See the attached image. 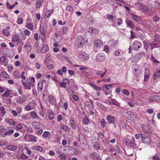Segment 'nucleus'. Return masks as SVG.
<instances>
[{
    "mask_svg": "<svg viewBox=\"0 0 160 160\" xmlns=\"http://www.w3.org/2000/svg\"><path fill=\"white\" fill-rule=\"evenodd\" d=\"M122 20L121 18H118L117 20V24L119 25H121L122 23Z\"/></svg>",
    "mask_w": 160,
    "mask_h": 160,
    "instance_id": "13d9d810",
    "label": "nucleus"
},
{
    "mask_svg": "<svg viewBox=\"0 0 160 160\" xmlns=\"http://www.w3.org/2000/svg\"><path fill=\"white\" fill-rule=\"evenodd\" d=\"M53 10H48L44 14V17L45 18L50 17L51 14L53 13Z\"/></svg>",
    "mask_w": 160,
    "mask_h": 160,
    "instance_id": "aec40b11",
    "label": "nucleus"
},
{
    "mask_svg": "<svg viewBox=\"0 0 160 160\" xmlns=\"http://www.w3.org/2000/svg\"><path fill=\"white\" fill-rule=\"evenodd\" d=\"M38 43V42H37L35 44V50L37 52L39 53L41 52V46Z\"/></svg>",
    "mask_w": 160,
    "mask_h": 160,
    "instance_id": "dca6fc26",
    "label": "nucleus"
},
{
    "mask_svg": "<svg viewBox=\"0 0 160 160\" xmlns=\"http://www.w3.org/2000/svg\"><path fill=\"white\" fill-rule=\"evenodd\" d=\"M23 19L22 18H18L17 21V22L18 24H21L22 23Z\"/></svg>",
    "mask_w": 160,
    "mask_h": 160,
    "instance_id": "338daca9",
    "label": "nucleus"
},
{
    "mask_svg": "<svg viewBox=\"0 0 160 160\" xmlns=\"http://www.w3.org/2000/svg\"><path fill=\"white\" fill-rule=\"evenodd\" d=\"M27 27L29 29L32 30L33 28V26L32 24L29 23L27 25Z\"/></svg>",
    "mask_w": 160,
    "mask_h": 160,
    "instance_id": "bf43d9fd",
    "label": "nucleus"
},
{
    "mask_svg": "<svg viewBox=\"0 0 160 160\" xmlns=\"http://www.w3.org/2000/svg\"><path fill=\"white\" fill-rule=\"evenodd\" d=\"M37 138L33 135H30L28 137V141L29 142H36L37 141Z\"/></svg>",
    "mask_w": 160,
    "mask_h": 160,
    "instance_id": "6ab92c4d",
    "label": "nucleus"
},
{
    "mask_svg": "<svg viewBox=\"0 0 160 160\" xmlns=\"http://www.w3.org/2000/svg\"><path fill=\"white\" fill-rule=\"evenodd\" d=\"M35 66L38 69H40L41 66V65L38 62H36Z\"/></svg>",
    "mask_w": 160,
    "mask_h": 160,
    "instance_id": "774afa93",
    "label": "nucleus"
},
{
    "mask_svg": "<svg viewBox=\"0 0 160 160\" xmlns=\"http://www.w3.org/2000/svg\"><path fill=\"white\" fill-rule=\"evenodd\" d=\"M145 73L144 75V81H147L148 80L149 77L150 73L149 71L147 69H145Z\"/></svg>",
    "mask_w": 160,
    "mask_h": 160,
    "instance_id": "4468645a",
    "label": "nucleus"
},
{
    "mask_svg": "<svg viewBox=\"0 0 160 160\" xmlns=\"http://www.w3.org/2000/svg\"><path fill=\"white\" fill-rule=\"evenodd\" d=\"M67 83V82H61L59 83V85L61 87H62L64 88H66V84Z\"/></svg>",
    "mask_w": 160,
    "mask_h": 160,
    "instance_id": "3c124183",
    "label": "nucleus"
},
{
    "mask_svg": "<svg viewBox=\"0 0 160 160\" xmlns=\"http://www.w3.org/2000/svg\"><path fill=\"white\" fill-rule=\"evenodd\" d=\"M113 84H107L106 85V88L108 90H109L110 88H112Z\"/></svg>",
    "mask_w": 160,
    "mask_h": 160,
    "instance_id": "e2e57ef3",
    "label": "nucleus"
},
{
    "mask_svg": "<svg viewBox=\"0 0 160 160\" xmlns=\"http://www.w3.org/2000/svg\"><path fill=\"white\" fill-rule=\"evenodd\" d=\"M41 123L38 122H33L32 123V125L35 129H38L40 127Z\"/></svg>",
    "mask_w": 160,
    "mask_h": 160,
    "instance_id": "a211bd4d",
    "label": "nucleus"
},
{
    "mask_svg": "<svg viewBox=\"0 0 160 160\" xmlns=\"http://www.w3.org/2000/svg\"><path fill=\"white\" fill-rule=\"evenodd\" d=\"M108 102L110 104L116 105L119 106L118 104V102L117 101L113 99H111L108 100Z\"/></svg>",
    "mask_w": 160,
    "mask_h": 160,
    "instance_id": "ddd939ff",
    "label": "nucleus"
},
{
    "mask_svg": "<svg viewBox=\"0 0 160 160\" xmlns=\"http://www.w3.org/2000/svg\"><path fill=\"white\" fill-rule=\"evenodd\" d=\"M133 73L136 76L139 75L141 73L140 72V70L139 69H135Z\"/></svg>",
    "mask_w": 160,
    "mask_h": 160,
    "instance_id": "4c0bfd02",
    "label": "nucleus"
},
{
    "mask_svg": "<svg viewBox=\"0 0 160 160\" xmlns=\"http://www.w3.org/2000/svg\"><path fill=\"white\" fill-rule=\"evenodd\" d=\"M61 128L64 131H67L68 129V128L67 125L62 124L61 126Z\"/></svg>",
    "mask_w": 160,
    "mask_h": 160,
    "instance_id": "09e8293b",
    "label": "nucleus"
},
{
    "mask_svg": "<svg viewBox=\"0 0 160 160\" xmlns=\"http://www.w3.org/2000/svg\"><path fill=\"white\" fill-rule=\"evenodd\" d=\"M49 47L47 45H44L42 48L41 52L42 54L46 53L49 50Z\"/></svg>",
    "mask_w": 160,
    "mask_h": 160,
    "instance_id": "f3484780",
    "label": "nucleus"
},
{
    "mask_svg": "<svg viewBox=\"0 0 160 160\" xmlns=\"http://www.w3.org/2000/svg\"><path fill=\"white\" fill-rule=\"evenodd\" d=\"M141 138L142 143L147 145L150 144L151 143V139L148 136L145 135L140 134Z\"/></svg>",
    "mask_w": 160,
    "mask_h": 160,
    "instance_id": "f03ea898",
    "label": "nucleus"
},
{
    "mask_svg": "<svg viewBox=\"0 0 160 160\" xmlns=\"http://www.w3.org/2000/svg\"><path fill=\"white\" fill-rule=\"evenodd\" d=\"M68 28L67 27H64L62 28V32L64 34L66 33L68 31Z\"/></svg>",
    "mask_w": 160,
    "mask_h": 160,
    "instance_id": "680f3d73",
    "label": "nucleus"
},
{
    "mask_svg": "<svg viewBox=\"0 0 160 160\" xmlns=\"http://www.w3.org/2000/svg\"><path fill=\"white\" fill-rule=\"evenodd\" d=\"M19 39V37L18 35H15L12 38V41L14 42H17Z\"/></svg>",
    "mask_w": 160,
    "mask_h": 160,
    "instance_id": "37998d69",
    "label": "nucleus"
},
{
    "mask_svg": "<svg viewBox=\"0 0 160 160\" xmlns=\"http://www.w3.org/2000/svg\"><path fill=\"white\" fill-rule=\"evenodd\" d=\"M0 110L1 113L2 114V116L3 117L6 113L5 109L3 106H2L0 107Z\"/></svg>",
    "mask_w": 160,
    "mask_h": 160,
    "instance_id": "e433bc0d",
    "label": "nucleus"
},
{
    "mask_svg": "<svg viewBox=\"0 0 160 160\" xmlns=\"http://www.w3.org/2000/svg\"><path fill=\"white\" fill-rule=\"evenodd\" d=\"M100 123L103 128L105 127L106 125V122L103 119H101L100 122Z\"/></svg>",
    "mask_w": 160,
    "mask_h": 160,
    "instance_id": "864d4df0",
    "label": "nucleus"
},
{
    "mask_svg": "<svg viewBox=\"0 0 160 160\" xmlns=\"http://www.w3.org/2000/svg\"><path fill=\"white\" fill-rule=\"evenodd\" d=\"M42 3V0H38L35 5V8H38L40 7Z\"/></svg>",
    "mask_w": 160,
    "mask_h": 160,
    "instance_id": "a878e982",
    "label": "nucleus"
},
{
    "mask_svg": "<svg viewBox=\"0 0 160 160\" xmlns=\"http://www.w3.org/2000/svg\"><path fill=\"white\" fill-rule=\"evenodd\" d=\"M40 32L42 34L45 35V30L44 29L43 27H40Z\"/></svg>",
    "mask_w": 160,
    "mask_h": 160,
    "instance_id": "49530a36",
    "label": "nucleus"
},
{
    "mask_svg": "<svg viewBox=\"0 0 160 160\" xmlns=\"http://www.w3.org/2000/svg\"><path fill=\"white\" fill-rule=\"evenodd\" d=\"M49 135V132L48 131H45L42 134V136L44 138L48 137Z\"/></svg>",
    "mask_w": 160,
    "mask_h": 160,
    "instance_id": "603ef678",
    "label": "nucleus"
},
{
    "mask_svg": "<svg viewBox=\"0 0 160 160\" xmlns=\"http://www.w3.org/2000/svg\"><path fill=\"white\" fill-rule=\"evenodd\" d=\"M78 56L80 58H83L84 60H87L89 58V55L83 52L79 53Z\"/></svg>",
    "mask_w": 160,
    "mask_h": 160,
    "instance_id": "6e6552de",
    "label": "nucleus"
},
{
    "mask_svg": "<svg viewBox=\"0 0 160 160\" xmlns=\"http://www.w3.org/2000/svg\"><path fill=\"white\" fill-rule=\"evenodd\" d=\"M155 101L160 102V96L154 95Z\"/></svg>",
    "mask_w": 160,
    "mask_h": 160,
    "instance_id": "5fc2aeb1",
    "label": "nucleus"
},
{
    "mask_svg": "<svg viewBox=\"0 0 160 160\" xmlns=\"http://www.w3.org/2000/svg\"><path fill=\"white\" fill-rule=\"evenodd\" d=\"M96 103L98 106L102 109L105 110L106 109V107L105 106L98 102H96Z\"/></svg>",
    "mask_w": 160,
    "mask_h": 160,
    "instance_id": "a18cd8bd",
    "label": "nucleus"
},
{
    "mask_svg": "<svg viewBox=\"0 0 160 160\" xmlns=\"http://www.w3.org/2000/svg\"><path fill=\"white\" fill-rule=\"evenodd\" d=\"M7 149L9 150L15 151L16 150V148L15 146L12 145L8 146Z\"/></svg>",
    "mask_w": 160,
    "mask_h": 160,
    "instance_id": "c756f323",
    "label": "nucleus"
},
{
    "mask_svg": "<svg viewBox=\"0 0 160 160\" xmlns=\"http://www.w3.org/2000/svg\"><path fill=\"white\" fill-rule=\"evenodd\" d=\"M8 123L11 125H13L15 124V122L13 120V119H9L8 122Z\"/></svg>",
    "mask_w": 160,
    "mask_h": 160,
    "instance_id": "79ce46f5",
    "label": "nucleus"
},
{
    "mask_svg": "<svg viewBox=\"0 0 160 160\" xmlns=\"http://www.w3.org/2000/svg\"><path fill=\"white\" fill-rule=\"evenodd\" d=\"M94 45L96 47H100L103 46L102 43L101 41L99 39H97L94 41Z\"/></svg>",
    "mask_w": 160,
    "mask_h": 160,
    "instance_id": "9b49d317",
    "label": "nucleus"
},
{
    "mask_svg": "<svg viewBox=\"0 0 160 160\" xmlns=\"http://www.w3.org/2000/svg\"><path fill=\"white\" fill-rule=\"evenodd\" d=\"M126 23L127 25L130 27L131 28H134L135 26L132 22L130 20H127L126 21Z\"/></svg>",
    "mask_w": 160,
    "mask_h": 160,
    "instance_id": "c85d7f7f",
    "label": "nucleus"
},
{
    "mask_svg": "<svg viewBox=\"0 0 160 160\" xmlns=\"http://www.w3.org/2000/svg\"><path fill=\"white\" fill-rule=\"evenodd\" d=\"M130 140L128 138H124L123 139V142L127 146H129V144L130 143Z\"/></svg>",
    "mask_w": 160,
    "mask_h": 160,
    "instance_id": "ea45409f",
    "label": "nucleus"
},
{
    "mask_svg": "<svg viewBox=\"0 0 160 160\" xmlns=\"http://www.w3.org/2000/svg\"><path fill=\"white\" fill-rule=\"evenodd\" d=\"M143 4L141 3L140 2H137L135 3V6L138 8L140 10H141L142 7H143Z\"/></svg>",
    "mask_w": 160,
    "mask_h": 160,
    "instance_id": "393cba45",
    "label": "nucleus"
},
{
    "mask_svg": "<svg viewBox=\"0 0 160 160\" xmlns=\"http://www.w3.org/2000/svg\"><path fill=\"white\" fill-rule=\"evenodd\" d=\"M7 58L4 56H2L0 58V62L3 63H7Z\"/></svg>",
    "mask_w": 160,
    "mask_h": 160,
    "instance_id": "cd10ccee",
    "label": "nucleus"
},
{
    "mask_svg": "<svg viewBox=\"0 0 160 160\" xmlns=\"http://www.w3.org/2000/svg\"><path fill=\"white\" fill-rule=\"evenodd\" d=\"M21 81L23 86L26 89L30 90L31 88V87H33L34 85V83L32 81V80L30 78L27 79V83H25L22 80Z\"/></svg>",
    "mask_w": 160,
    "mask_h": 160,
    "instance_id": "f257e3e1",
    "label": "nucleus"
},
{
    "mask_svg": "<svg viewBox=\"0 0 160 160\" xmlns=\"http://www.w3.org/2000/svg\"><path fill=\"white\" fill-rule=\"evenodd\" d=\"M132 141H130V143L129 144V146L133 148H135L136 147V145L135 142L134 138L133 137H132Z\"/></svg>",
    "mask_w": 160,
    "mask_h": 160,
    "instance_id": "412c9836",
    "label": "nucleus"
},
{
    "mask_svg": "<svg viewBox=\"0 0 160 160\" xmlns=\"http://www.w3.org/2000/svg\"><path fill=\"white\" fill-rule=\"evenodd\" d=\"M14 132V131L12 129H10L9 130H6V129L5 131V137L6 135L10 136L11 134H12Z\"/></svg>",
    "mask_w": 160,
    "mask_h": 160,
    "instance_id": "b1692460",
    "label": "nucleus"
},
{
    "mask_svg": "<svg viewBox=\"0 0 160 160\" xmlns=\"http://www.w3.org/2000/svg\"><path fill=\"white\" fill-rule=\"evenodd\" d=\"M55 115L53 112H50L49 113L48 118L50 120H52L54 118Z\"/></svg>",
    "mask_w": 160,
    "mask_h": 160,
    "instance_id": "a19ab883",
    "label": "nucleus"
},
{
    "mask_svg": "<svg viewBox=\"0 0 160 160\" xmlns=\"http://www.w3.org/2000/svg\"><path fill=\"white\" fill-rule=\"evenodd\" d=\"M151 50L155 48L158 47L160 46L159 43L156 39H154L153 42L151 43Z\"/></svg>",
    "mask_w": 160,
    "mask_h": 160,
    "instance_id": "9d476101",
    "label": "nucleus"
},
{
    "mask_svg": "<svg viewBox=\"0 0 160 160\" xmlns=\"http://www.w3.org/2000/svg\"><path fill=\"white\" fill-rule=\"evenodd\" d=\"M13 75L14 77L16 78H20V74L18 71H15Z\"/></svg>",
    "mask_w": 160,
    "mask_h": 160,
    "instance_id": "72a5a7b5",
    "label": "nucleus"
},
{
    "mask_svg": "<svg viewBox=\"0 0 160 160\" xmlns=\"http://www.w3.org/2000/svg\"><path fill=\"white\" fill-rule=\"evenodd\" d=\"M52 60H50L48 58H46L44 61V63L47 66H49V65L50 64V62H51V61H52Z\"/></svg>",
    "mask_w": 160,
    "mask_h": 160,
    "instance_id": "f704fd0d",
    "label": "nucleus"
},
{
    "mask_svg": "<svg viewBox=\"0 0 160 160\" xmlns=\"http://www.w3.org/2000/svg\"><path fill=\"white\" fill-rule=\"evenodd\" d=\"M43 84L42 82H39L38 84V92H41L43 88Z\"/></svg>",
    "mask_w": 160,
    "mask_h": 160,
    "instance_id": "2f4dec72",
    "label": "nucleus"
},
{
    "mask_svg": "<svg viewBox=\"0 0 160 160\" xmlns=\"http://www.w3.org/2000/svg\"><path fill=\"white\" fill-rule=\"evenodd\" d=\"M88 68L86 66L81 67L79 68V69L82 71V75L86 77H88L89 76V73L87 71H85V70H88Z\"/></svg>",
    "mask_w": 160,
    "mask_h": 160,
    "instance_id": "423d86ee",
    "label": "nucleus"
},
{
    "mask_svg": "<svg viewBox=\"0 0 160 160\" xmlns=\"http://www.w3.org/2000/svg\"><path fill=\"white\" fill-rule=\"evenodd\" d=\"M35 133L38 135H41L43 132L42 129L37 130L35 131Z\"/></svg>",
    "mask_w": 160,
    "mask_h": 160,
    "instance_id": "4d7b16f0",
    "label": "nucleus"
},
{
    "mask_svg": "<svg viewBox=\"0 0 160 160\" xmlns=\"http://www.w3.org/2000/svg\"><path fill=\"white\" fill-rule=\"evenodd\" d=\"M132 46L133 50L138 51L141 48L142 44L141 42L138 41H135L133 42Z\"/></svg>",
    "mask_w": 160,
    "mask_h": 160,
    "instance_id": "7ed1b4c3",
    "label": "nucleus"
},
{
    "mask_svg": "<svg viewBox=\"0 0 160 160\" xmlns=\"http://www.w3.org/2000/svg\"><path fill=\"white\" fill-rule=\"evenodd\" d=\"M149 10V8L148 7H147L146 5L143 4V7H142V8L140 10L142 11L143 12H147Z\"/></svg>",
    "mask_w": 160,
    "mask_h": 160,
    "instance_id": "7c9ffc66",
    "label": "nucleus"
},
{
    "mask_svg": "<svg viewBox=\"0 0 160 160\" xmlns=\"http://www.w3.org/2000/svg\"><path fill=\"white\" fill-rule=\"evenodd\" d=\"M89 157L93 160H102L99 155L96 152H93L90 153Z\"/></svg>",
    "mask_w": 160,
    "mask_h": 160,
    "instance_id": "20e7f679",
    "label": "nucleus"
},
{
    "mask_svg": "<svg viewBox=\"0 0 160 160\" xmlns=\"http://www.w3.org/2000/svg\"><path fill=\"white\" fill-rule=\"evenodd\" d=\"M35 148L37 151L41 152L43 150L42 148L40 146H37Z\"/></svg>",
    "mask_w": 160,
    "mask_h": 160,
    "instance_id": "052dcab7",
    "label": "nucleus"
},
{
    "mask_svg": "<svg viewBox=\"0 0 160 160\" xmlns=\"http://www.w3.org/2000/svg\"><path fill=\"white\" fill-rule=\"evenodd\" d=\"M10 92H12V91L9 90L8 89H6L5 92L2 95V96L5 97H8L10 94Z\"/></svg>",
    "mask_w": 160,
    "mask_h": 160,
    "instance_id": "5701e85b",
    "label": "nucleus"
},
{
    "mask_svg": "<svg viewBox=\"0 0 160 160\" xmlns=\"http://www.w3.org/2000/svg\"><path fill=\"white\" fill-rule=\"evenodd\" d=\"M152 45L151 43L148 42H145L144 43V46L146 49H148L149 46L151 47Z\"/></svg>",
    "mask_w": 160,
    "mask_h": 160,
    "instance_id": "473e14b6",
    "label": "nucleus"
},
{
    "mask_svg": "<svg viewBox=\"0 0 160 160\" xmlns=\"http://www.w3.org/2000/svg\"><path fill=\"white\" fill-rule=\"evenodd\" d=\"M59 157L62 160H65L66 158V156L64 154L59 155Z\"/></svg>",
    "mask_w": 160,
    "mask_h": 160,
    "instance_id": "6e6d98bb",
    "label": "nucleus"
},
{
    "mask_svg": "<svg viewBox=\"0 0 160 160\" xmlns=\"http://www.w3.org/2000/svg\"><path fill=\"white\" fill-rule=\"evenodd\" d=\"M31 117L33 118H36L37 117V114L36 112H31Z\"/></svg>",
    "mask_w": 160,
    "mask_h": 160,
    "instance_id": "de8ad7c7",
    "label": "nucleus"
},
{
    "mask_svg": "<svg viewBox=\"0 0 160 160\" xmlns=\"http://www.w3.org/2000/svg\"><path fill=\"white\" fill-rule=\"evenodd\" d=\"M82 122L85 124H86L88 123V120L87 117H85L83 119Z\"/></svg>",
    "mask_w": 160,
    "mask_h": 160,
    "instance_id": "69168bd1",
    "label": "nucleus"
},
{
    "mask_svg": "<svg viewBox=\"0 0 160 160\" xmlns=\"http://www.w3.org/2000/svg\"><path fill=\"white\" fill-rule=\"evenodd\" d=\"M3 34L6 36H8L10 34L9 31L7 29H4L2 30Z\"/></svg>",
    "mask_w": 160,
    "mask_h": 160,
    "instance_id": "58836bf2",
    "label": "nucleus"
},
{
    "mask_svg": "<svg viewBox=\"0 0 160 160\" xmlns=\"http://www.w3.org/2000/svg\"><path fill=\"white\" fill-rule=\"evenodd\" d=\"M94 147L97 150H99L100 149V147L99 143L98 142H95L94 145Z\"/></svg>",
    "mask_w": 160,
    "mask_h": 160,
    "instance_id": "c9c22d12",
    "label": "nucleus"
},
{
    "mask_svg": "<svg viewBox=\"0 0 160 160\" xmlns=\"http://www.w3.org/2000/svg\"><path fill=\"white\" fill-rule=\"evenodd\" d=\"M70 123L72 128L74 130L76 128V126L74 118L71 117L70 119Z\"/></svg>",
    "mask_w": 160,
    "mask_h": 160,
    "instance_id": "f8f14e48",
    "label": "nucleus"
},
{
    "mask_svg": "<svg viewBox=\"0 0 160 160\" xmlns=\"http://www.w3.org/2000/svg\"><path fill=\"white\" fill-rule=\"evenodd\" d=\"M105 59V54L103 53H100L96 56V60L99 62H102Z\"/></svg>",
    "mask_w": 160,
    "mask_h": 160,
    "instance_id": "39448f33",
    "label": "nucleus"
},
{
    "mask_svg": "<svg viewBox=\"0 0 160 160\" xmlns=\"http://www.w3.org/2000/svg\"><path fill=\"white\" fill-rule=\"evenodd\" d=\"M6 129L4 128L0 129V136L4 138L5 137V131Z\"/></svg>",
    "mask_w": 160,
    "mask_h": 160,
    "instance_id": "bb28decb",
    "label": "nucleus"
},
{
    "mask_svg": "<svg viewBox=\"0 0 160 160\" xmlns=\"http://www.w3.org/2000/svg\"><path fill=\"white\" fill-rule=\"evenodd\" d=\"M78 38L80 40V41L78 42V47H81L82 45L84 43V40L82 37L81 36H78Z\"/></svg>",
    "mask_w": 160,
    "mask_h": 160,
    "instance_id": "2eb2a0df",
    "label": "nucleus"
},
{
    "mask_svg": "<svg viewBox=\"0 0 160 160\" xmlns=\"http://www.w3.org/2000/svg\"><path fill=\"white\" fill-rule=\"evenodd\" d=\"M122 92L123 94L127 96H128L129 95V92L126 89H123L122 90Z\"/></svg>",
    "mask_w": 160,
    "mask_h": 160,
    "instance_id": "8fccbe9b",
    "label": "nucleus"
},
{
    "mask_svg": "<svg viewBox=\"0 0 160 160\" xmlns=\"http://www.w3.org/2000/svg\"><path fill=\"white\" fill-rule=\"evenodd\" d=\"M160 76V70L156 71L153 75V79L155 80L158 78Z\"/></svg>",
    "mask_w": 160,
    "mask_h": 160,
    "instance_id": "4be33fe9",
    "label": "nucleus"
},
{
    "mask_svg": "<svg viewBox=\"0 0 160 160\" xmlns=\"http://www.w3.org/2000/svg\"><path fill=\"white\" fill-rule=\"evenodd\" d=\"M27 99V97L26 95H23V98L22 99L21 97H19L17 100L16 102L18 103L22 104Z\"/></svg>",
    "mask_w": 160,
    "mask_h": 160,
    "instance_id": "1a4fd4ad",
    "label": "nucleus"
},
{
    "mask_svg": "<svg viewBox=\"0 0 160 160\" xmlns=\"http://www.w3.org/2000/svg\"><path fill=\"white\" fill-rule=\"evenodd\" d=\"M106 119L109 123H114L116 121V118L115 117L110 115H108L106 117Z\"/></svg>",
    "mask_w": 160,
    "mask_h": 160,
    "instance_id": "0eeeda50",
    "label": "nucleus"
},
{
    "mask_svg": "<svg viewBox=\"0 0 160 160\" xmlns=\"http://www.w3.org/2000/svg\"><path fill=\"white\" fill-rule=\"evenodd\" d=\"M66 9L68 11H72L73 10L72 7L70 6H67L66 8Z\"/></svg>",
    "mask_w": 160,
    "mask_h": 160,
    "instance_id": "0e129e2a",
    "label": "nucleus"
},
{
    "mask_svg": "<svg viewBox=\"0 0 160 160\" xmlns=\"http://www.w3.org/2000/svg\"><path fill=\"white\" fill-rule=\"evenodd\" d=\"M154 96L148 98V101L149 102L152 103V102H153L155 100V98H154Z\"/></svg>",
    "mask_w": 160,
    "mask_h": 160,
    "instance_id": "c03bdc74",
    "label": "nucleus"
}]
</instances>
